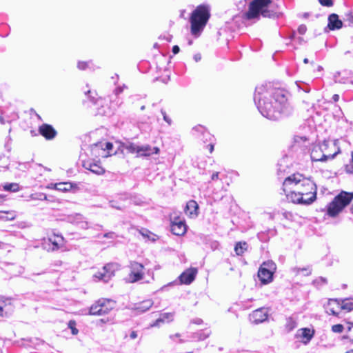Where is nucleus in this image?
<instances>
[{
  "instance_id": "obj_51",
  "label": "nucleus",
  "mask_w": 353,
  "mask_h": 353,
  "mask_svg": "<svg viewBox=\"0 0 353 353\" xmlns=\"http://www.w3.org/2000/svg\"><path fill=\"white\" fill-rule=\"evenodd\" d=\"M126 88L127 87L125 85H123L122 87H117L114 91L115 95H119V94H121L123 91V89Z\"/></svg>"
},
{
  "instance_id": "obj_10",
  "label": "nucleus",
  "mask_w": 353,
  "mask_h": 353,
  "mask_svg": "<svg viewBox=\"0 0 353 353\" xmlns=\"http://www.w3.org/2000/svg\"><path fill=\"white\" fill-rule=\"evenodd\" d=\"M116 266L117 264L115 263H108L101 270L95 273L94 277L98 281L107 283L114 275Z\"/></svg>"
},
{
  "instance_id": "obj_39",
  "label": "nucleus",
  "mask_w": 353,
  "mask_h": 353,
  "mask_svg": "<svg viewBox=\"0 0 353 353\" xmlns=\"http://www.w3.org/2000/svg\"><path fill=\"white\" fill-rule=\"evenodd\" d=\"M204 143H211L214 141V137L208 130L200 138Z\"/></svg>"
},
{
  "instance_id": "obj_27",
  "label": "nucleus",
  "mask_w": 353,
  "mask_h": 353,
  "mask_svg": "<svg viewBox=\"0 0 353 353\" xmlns=\"http://www.w3.org/2000/svg\"><path fill=\"white\" fill-rule=\"evenodd\" d=\"M207 131V129L201 125H197L192 128V134L197 138H201L203 134Z\"/></svg>"
},
{
  "instance_id": "obj_45",
  "label": "nucleus",
  "mask_w": 353,
  "mask_h": 353,
  "mask_svg": "<svg viewBox=\"0 0 353 353\" xmlns=\"http://www.w3.org/2000/svg\"><path fill=\"white\" fill-rule=\"evenodd\" d=\"M343 330L344 325L342 324H336L332 327V331L335 333H341Z\"/></svg>"
},
{
  "instance_id": "obj_56",
  "label": "nucleus",
  "mask_w": 353,
  "mask_h": 353,
  "mask_svg": "<svg viewBox=\"0 0 353 353\" xmlns=\"http://www.w3.org/2000/svg\"><path fill=\"white\" fill-rule=\"evenodd\" d=\"M214 141L210 143L207 148H208L210 153H212L214 151Z\"/></svg>"
},
{
  "instance_id": "obj_24",
  "label": "nucleus",
  "mask_w": 353,
  "mask_h": 353,
  "mask_svg": "<svg viewBox=\"0 0 353 353\" xmlns=\"http://www.w3.org/2000/svg\"><path fill=\"white\" fill-rule=\"evenodd\" d=\"M346 70L342 72H336L334 75V81L335 83H347L350 82V76L347 73H345Z\"/></svg>"
},
{
  "instance_id": "obj_11",
  "label": "nucleus",
  "mask_w": 353,
  "mask_h": 353,
  "mask_svg": "<svg viewBox=\"0 0 353 353\" xmlns=\"http://www.w3.org/2000/svg\"><path fill=\"white\" fill-rule=\"evenodd\" d=\"M23 121L21 125L23 128H32L38 122L41 121V117L39 115L34 109L31 108L28 111L23 113Z\"/></svg>"
},
{
  "instance_id": "obj_2",
  "label": "nucleus",
  "mask_w": 353,
  "mask_h": 353,
  "mask_svg": "<svg viewBox=\"0 0 353 353\" xmlns=\"http://www.w3.org/2000/svg\"><path fill=\"white\" fill-rule=\"evenodd\" d=\"M296 188L298 192L303 193V197L310 198L311 196H315L316 199V190L317 188L315 183L311 180L310 178L305 177L300 173L293 174L287 177L283 183V190L286 191V189L290 188Z\"/></svg>"
},
{
  "instance_id": "obj_6",
  "label": "nucleus",
  "mask_w": 353,
  "mask_h": 353,
  "mask_svg": "<svg viewBox=\"0 0 353 353\" xmlns=\"http://www.w3.org/2000/svg\"><path fill=\"white\" fill-rule=\"evenodd\" d=\"M112 299L101 298L95 301L90 307L89 314L103 316L108 314L115 306Z\"/></svg>"
},
{
  "instance_id": "obj_37",
  "label": "nucleus",
  "mask_w": 353,
  "mask_h": 353,
  "mask_svg": "<svg viewBox=\"0 0 353 353\" xmlns=\"http://www.w3.org/2000/svg\"><path fill=\"white\" fill-rule=\"evenodd\" d=\"M293 271L296 274L303 272L305 276H309L312 273V269L310 268V266H307L306 268H293Z\"/></svg>"
},
{
  "instance_id": "obj_26",
  "label": "nucleus",
  "mask_w": 353,
  "mask_h": 353,
  "mask_svg": "<svg viewBox=\"0 0 353 353\" xmlns=\"http://www.w3.org/2000/svg\"><path fill=\"white\" fill-rule=\"evenodd\" d=\"M57 135V130L51 125L46 123V140H52Z\"/></svg>"
},
{
  "instance_id": "obj_19",
  "label": "nucleus",
  "mask_w": 353,
  "mask_h": 353,
  "mask_svg": "<svg viewBox=\"0 0 353 353\" xmlns=\"http://www.w3.org/2000/svg\"><path fill=\"white\" fill-rule=\"evenodd\" d=\"M153 304L154 303L151 299L145 300L141 303L134 304L133 310L137 311L138 314H141L150 310Z\"/></svg>"
},
{
  "instance_id": "obj_62",
  "label": "nucleus",
  "mask_w": 353,
  "mask_h": 353,
  "mask_svg": "<svg viewBox=\"0 0 353 353\" xmlns=\"http://www.w3.org/2000/svg\"><path fill=\"white\" fill-rule=\"evenodd\" d=\"M36 169L40 172V176H42V171L43 170V167L41 164L36 165Z\"/></svg>"
},
{
  "instance_id": "obj_7",
  "label": "nucleus",
  "mask_w": 353,
  "mask_h": 353,
  "mask_svg": "<svg viewBox=\"0 0 353 353\" xmlns=\"http://www.w3.org/2000/svg\"><path fill=\"white\" fill-rule=\"evenodd\" d=\"M128 268L130 270V272L125 278L127 283H137L144 278L145 267L143 264L135 261H130L128 265Z\"/></svg>"
},
{
  "instance_id": "obj_5",
  "label": "nucleus",
  "mask_w": 353,
  "mask_h": 353,
  "mask_svg": "<svg viewBox=\"0 0 353 353\" xmlns=\"http://www.w3.org/2000/svg\"><path fill=\"white\" fill-rule=\"evenodd\" d=\"M353 199V193L342 192L334 197L327 205V213L330 216H336Z\"/></svg>"
},
{
  "instance_id": "obj_18",
  "label": "nucleus",
  "mask_w": 353,
  "mask_h": 353,
  "mask_svg": "<svg viewBox=\"0 0 353 353\" xmlns=\"http://www.w3.org/2000/svg\"><path fill=\"white\" fill-rule=\"evenodd\" d=\"M199 205L194 200L189 201L185 205V212L186 214L191 217L196 216L198 215Z\"/></svg>"
},
{
  "instance_id": "obj_40",
  "label": "nucleus",
  "mask_w": 353,
  "mask_h": 353,
  "mask_svg": "<svg viewBox=\"0 0 353 353\" xmlns=\"http://www.w3.org/2000/svg\"><path fill=\"white\" fill-rule=\"evenodd\" d=\"M55 188H56V190H57L65 192L70 189L71 185H70V184L67 183H60L56 184Z\"/></svg>"
},
{
  "instance_id": "obj_20",
  "label": "nucleus",
  "mask_w": 353,
  "mask_h": 353,
  "mask_svg": "<svg viewBox=\"0 0 353 353\" xmlns=\"http://www.w3.org/2000/svg\"><path fill=\"white\" fill-rule=\"evenodd\" d=\"M343 22L339 19L336 14H331L328 17V27L330 30H334L342 28Z\"/></svg>"
},
{
  "instance_id": "obj_12",
  "label": "nucleus",
  "mask_w": 353,
  "mask_h": 353,
  "mask_svg": "<svg viewBox=\"0 0 353 353\" xmlns=\"http://www.w3.org/2000/svg\"><path fill=\"white\" fill-rule=\"evenodd\" d=\"M268 317V309L261 307L255 310L250 315V321L254 324H259L265 321Z\"/></svg>"
},
{
  "instance_id": "obj_14",
  "label": "nucleus",
  "mask_w": 353,
  "mask_h": 353,
  "mask_svg": "<svg viewBox=\"0 0 353 353\" xmlns=\"http://www.w3.org/2000/svg\"><path fill=\"white\" fill-rule=\"evenodd\" d=\"M48 251H55L63 246L64 239L61 234H53L48 236Z\"/></svg>"
},
{
  "instance_id": "obj_57",
  "label": "nucleus",
  "mask_w": 353,
  "mask_h": 353,
  "mask_svg": "<svg viewBox=\"0 0 353 353\" xmlns=\"http://www.w3.org/2000/svg\"><path fill=\"white\" fill-rule=\"evenodd\" d=\"M219 175V172H214L211 176L212 181L218 180Z\"/></svg>"
},
{
  "instance_id": "obj_17",
  "label": "nucleus",
  "mask_w": 353,
  "mask_h": 353,
  "mask_svg": "<svg viewBox=\"0 0 353 353\" xmlns=\"http://www.w3.org/2000/svg\"><path fill=\"white\" fill-rule=\"evenodd\" d=\"M340 300L338 299H332L328 301L327 305L325 307L326 312L329 314L337 316L338 313L336 310L340 309Z\"/></svg>"
},
{
  "instance_id": "obj_33",
  "label": "nucleus",
  "mask_w": 353,
  "mask_h": 353,
  "mask_svg": "<svg viewBox=\"0 0 353 353\" xmlns=\"http://www.w3.org/2000/svg\"><path fill=\"white\" fill-rule=\"evenodd\" d=\"M3 189L8 192H16L19 190V185L17 183H6Z\"/></svg>"
},
{
  "instance_id": "obj_8",
  "label": "nucleus",
  "mask_w": 353,
  "mask_h": 353,
  "mask_svg": "<svg viewBox=\"0 0 353 353\" xmlns=\"http://www.w3.org/2000/svg\"><path fill=\"white\" fill-rule=\"evenodd\" d=\"M123 147L128 152L137 153L140 157H148L153 154H158L159 152V149L157 147L152 148L149 145H138L130 142L125 143Z\"/></svg>"
},
{
  "instance_id": "obj_28",
  "label": "nucleus",
  "mask_w": 353,
  "mask_h": 353,
  "mask_svg": "<svg viewBox=\"0 0 353 353\" xmlns=\"http://www.w3.org/2000/svg\"><path fill=\"white\" fill-rule=\"evenodd\" d=\"M248 247L246 242H238L234 246V251L237 255L240 256L247 250Z\"/></svg>"
},
{
  "instance_id": "obj_35",
  "label": "nucleus",
  "mask_w": 353,
  "mask_h": 353,
  "mask_svg": "<svg viewBox=\"0 0 353 353\" xmlns=\"http://www.w3.org/2000/svg\"><path fill=\"white\" fill-rule=\"evenodd\" d=\"M301 336L303 337V339H306V341H304V343H307L313 337V334L311 333L310 330L308 328L302 329V330H301Z\"/></svg>"
},
{
  "instance_id": "obj_43",
  "label": "nucleus",
  "mask_w": 353,
  "mask_h": 353,
  "mask_svg": "<svg viewBox=\"0 0 353 353\" xmlns=\"http://www.w3.org/2000/svg\"><path fill=\"white\" fill-rule=\"evenodd\" d=\"M90 63H91V61H88L87 62V61H79L77 63V68L80 70H86L87 68H88L90 67Z\"/></svg>"
},
{
  "instance_id": "obj_15",
  "label": "nucleus",
  "mask_w": 353,
  "mask_h": 353,
  "mask_svg": "<svg viewBox=\"0 0 353 353\" xmlns=\"http://www.w3.org/2000/svg\"><path fill=\"white\" fill-rule=\"evenodd\" d=\"M321 150H319L316 147L314 148L311 152V159L312 161H326L327 160H331L334 159L338 152H334V154H326L325 153L321 154Z\"/></svg>"
},
{
  "instance_id": "obj_38",
  "label": "nucleus",
  "mask_w": 353,
  "mask_h": 353,
  "mask_svg": "<svg viewBox=\"0 0 353 353\" xmlns=\"http://www.w3.org/2000/svg\"><path fill=\"white\" fill-rule=\"evenodd\" d=\"M327 283V279L323 276H319V278L314 279L312 282V284L318 288L326 285Z\"/></svg>"
},
{
  "instance_id": "obj_47",
  "label": "nucleus",
  "mask_w": 353,
  "mask_h": 353,
  "mask_svg": "<svg viewBox=\"0 0 353 353\" xmlns=\"http://www.w3.org/2000/svg\"><path fill=\"white\" fill-rule=\"evenodd\" d=\"M319 1L323 6L330 7L333 5L332 0H319Z\"/></svg>"
},
{
  "instance_id": "obj_34",
  "label": "nucleus",
  "mask_w": 353,
  "mask_h": 353,
  "mask_svg": "<svg viewBox=\"0 0 353 353\" xmlns=\"http://www.w3.org/2000/svg\"><path fill=\"white\" fill-rule=\"evenodd\" d=\"M17 118V115L14 113H12L10 117H8L5 112H2L0 116V122L1 123H5L6 122H10L12 120L16 119Z\"/></svg>"
},
{
  "instance_id": "obj_31",
  "label": "nucleus",
  "mask_w": 353,
  "mask_h": 353,
  "mask_svg": "<svg viewBox=\"0 0 353 353\" xmlns=\"http://www.w3.org/2000/svg\"><path fill=\"white\" fill-rule=\"evenodd\" d=\"M33 341H39L37 339H21L20 341H15V344L19 346H32L34 344Z\"/></svg>"
},
{
  "instance_id": "obj_63",
  "label": "nucleus",
  "mask_w": 353,
  "mask_h": 353,
  "mask_svg": "<svg viewBox=\"0 0 353 353\" xmlns=\"http://www.w3.org/2000/svg\"><path fill=\"white\" fill-rule=\"evenodd\" d=\"M130 337L132 339H134L137 337V333L136 331H132L130 334Z\"/></svg>"
},
{
  "instance_id": "obj_61",
  "label": "nucleus",
  "mask_w": 353,
  "mask_h": 353,
  "mask_svg": "<svg viewBox=\"0 0 353 353\" xmlns=\"http://www.w3.org/2000/svg\"><path fill=\"white\" fill-rule=\"evenodd\" d=\"M172 51L173 54H176L177 53L179 52L180 48H179V47L178 46H174L172 47Z\"/></svg>"
},
{
  "instance_id": "obj_13",
  "label": "nucleus",
  "mask_w": 353,
  "mask_h": 353,
  "mask_svg": "<svg viewBox=\"0 0 353 353\" xmlns=\"http://www.w3.org/2000/svg\"><path fill=\"white\" fill-rule=\"evenodd\" d=\"M170 227L171 232L174 235L181 236L186 232L187 226L185 221L178 217L172 221Z\"/></svg>"
},
{
  "instance_id": "obj_44",
  "label": "nucleus",
  "mask_w": 353,
  "mask_h": 353,
  "mask_svg": "<svg viewBox=\"0 0 353 353\" xmlns=\"http://www.w3.org/2000/svg\"><path fill=\"white\" fill-rule=\"evenodd\" d=\"M68 327L71 330V332L73 335H76L78 334L79 331L76 328V322L74 321H69Z\"/></svg>"
},
{
  "instance_id": "obj_16",
  "label": "nucleus",
  "mask_w": 353,
  "mask_h": 353,
  "mask_svg": "<svg viewBox=\"0 0 353 353\" xmlns=\"http://www.w3.org/2000/svg\"><path fill=\"white\" fill-rule=\"evenodd\" d=\"M197 270L195 268H189L184 271L180 276L179 279L181 283L190 284L195 279Z\"/></svg>"
},
{
  "instance_id": "obj_42",
  "label": "nucleus",
  "mask_w": 353,
  "mask_h": 353,
  "mask_svg": "<svg viewBox=\"0 0 353 353\" xmlns=\"http://www.w3.org/2000/svg\"><path fill=\"white\" fill-rule=\"evenodd\" d=\"M271 4H269L267 7V8L270 10H274V11H277L279 12V16L278 17H275L274 18H278L279 17L280 15H281V12H280V6L278 5L277 3H274L272 1H271Z\"/></svg>"
},
{
  "instance_id": "obj_32",
  "label": "nucleus",
  "mask_w": 353,
  "mask_h": 353,
  "mask_svg": "<svg viewBox=\"0 0 353 353\" xmlns=\"http://www.w3.org/2000/svg\"><path fill=\"white\" fill-rule=\"evenodd\" d=\"M99 148H101L104 150H107L110 152L113 148V144L110 142L98 143L93 146L92 150H96Z\"/></svg>"
},
{
  "instance_id": "obj_46",
  "label": "nucleus",
  "mask_w": 353,
  "mask_h": 353,
  "mask_svg": "<svg viewBox=\"0 0 353 353\" xmlns=\"http://www.w3.org/2000/svg\"><path fill=\"white\" fill-rule=\"evenodd\" d=\"M328 145H329V141H326V140H324L322 143L319 146V147H316L319 150H321V152H322V154L325 153V150L328 148Z\"/></svg>"
},
{
  "instance_id": "obj_60",
  "label": "nucleus",
  "mask_w": 353,
  "mask_h": 353,
  "mask_svg": "<svg viewBox=\"0 0 353 353\" xmlns=\"http://www.w3.org/2000/svg\"><path fill=\"white\" fill-rule=\"evenodd\" d=\"M194 60L196 62H199L201 59V55L200 53L195 54L193 57Z\"/></svg>"
},
{
  "instance_id": "obj_50",
  "label": "nucleus",
  "mask_w": 353,
  "mask_h": 353,
  "mask_svg": "<svg viewBox=\"0 0 353 353\" xmlns=\"http://www.w3.org/2000/svg\"><path fill=\"white\" fill-rule=\"evenodd\" d=\"M247 4V0L240 1L239 4H237V7L239 10H243Z\"/></svg>"
},
{
  "instance_id": "obj_55",
  "label": "nucleus",
  "mask_w": 353,
  "mask_h": 353,
  "mask_svg": "<svg viewBox=\"0 0 353 353\" xmlns=\"http://www.w3.org/2000/svg\"><path fill=\"white\" fill-rule=\"evenodd\" d=\"M345 327L348 332H350L353 327V323L347 321L345 322Z\"/></svg>"
},
{
  "instance_id": "obj_53",
  "label": "nucleus",
  "mask_w": 353,
  "mask_h": 353,
  "mask_svg": "<svg viewBox=\"0 0 353 353\" xmlns=\"http://www.w3.org/2000/svg\"><path fill=\"white\" fill-rule=\"evenodd\" d=\"M345 171L347 173L352 174L353 173V162L352 161V163L350 165H345Z\"/></svg>"
},
{
  "instance_id": "obj_3",
  "label": "nucleus",
  "mask_w": 353,
  "mask_h": 353,
  "mask_svg": "<svg viewBox=\"0 0 353 353\" xmlns=\"http://www.w3.org/2000/svg\"><path fill=\"white\" fill-rule=\"evenodd\" d=\"M271 4V0H253L249 4L248 10L244 14L247 19H259L260 14L264 17H275L279 16L277 11L267 8Z\"/></svg>"
},
{
  "instance_id": "obj_48",
  "label": "nucleus",
  "mask_w": 353,
  "mask_h": 353,
  "mask_svg": "<svg viewBox=\"0 0 353 353\" xmlns=\"http://www.w3.org/2000/svg\"><path fill=\"white\" fill-rule=\"evenodd\" d=\"M307 31V27L306 26L302 24L299 26L298 28V32L300 34H304Z\"/></svg>"
},
{
  "instance_id": "obj_64",
  "label": "nucleus",
  "mask_w": 353,
  "mask_h": 353,
  "mask_svg": "<svg viewBox=\"0 0 353 353\" xmlns=\"http://www.w3.org/2000/svg\"><path fill=\"white\" fill-rule=\"evenodd\" d=\"M202 322H203V321L201 319H194L192 321V323L198 324V325L201 324Z\"/></svg>"
},
{
  "instance_id": "obj_25",
  "label": "nucleus",
  "mask_w": 353,
  "mask_h": 353,
  "mask_svg": "<svg viewBox=\"0 0 353 353\" xmlns=\"http://www.w3.org/2000/svg\"><path fill=\"white\" fill-rule=\"evenodd\" d=\"M340 300V309L350 312L353 310V298H346Z\"/></svg>"
},
{
  "instance_id": "obj_54",
  "label": "nucleus",
  "mask_w": 353,
  "mask_h": 353,
  "mask_svg": "<svg viewBox=\"0 0 353 353\" xmlns=\"http://www.w3.org/2000/svg\"><path fill=\"white\" fill-rule=\"evenodd\" d=\"M114 236V233L112 232H107L103 234V237L107 238V239H113Z\"/></svg>"
},
{
  "instance_id": "obj_29",
  "label": "nucleus",
  "mask_w": 353,
  "mask_h": 353,
  "mask_svg": "<svg viewBox=\"0 0 353 353\" xmlns=\"http://www.w3.org/2000/svg\"><path fill=\"white\" fill-rule=\"evenodd\" d=\"M139 232L145 239H147L148 240L152 242L156 241L157 239H158L156 234L151 232L147 229H142L141 230H140Z\"/></svg>"
},
{
  "instance_id": "obj_4",
  "label": "nucleus",
  "mask_w": 353,
  "mask_h": 353,
  "mask_svg": "<svg viewBox=\"0 0 353 353\" xmlns=\"http://www.w3.org/2000/svg\"><path fill=\"white\" fill-rule=\"evenodd\" d=\"M210 11L207 6H199L192 13L190 17L191 32L197 36L205 26L209 18Z\"/></svg>"
},
{
  "instance_id": "obj_36",
  "label": "nucleus",
  "mask_w": 353,
  "mask_h": 353,
  "mask_svg": "<svg viewBox=\"0 0 353 353\" xmlns=\"http://www.w3.org/2000/svg\"><path fill=\"white\" fill-rule=\"evenodd\" d=\"M261 268H265L266 270L274 274L276 270V264L272 261H268L264 262L261 265Z\"/></svg>"
},
{
  "instance_id": "obj_41",
  "label": "nucleus",
  "mask_w": 353,
  "mask_h": 353,
  "mask_svg": "<svg viewBox=\"0 0 353 353\" xmlns=\"http://www.w3.org/2000/svg\"><path fill=\"white\" fill-rule=\"evenodd\" d=\"M344 20L347 22L348 26L353 27V12L348 11L345 14Z\"/></svg>"
},
{
  "instance_id": "obj_23",
  "label": "nucleus",
  "mask_w": 353,
  "mask_h": 353,
  "mask_svg": "<svg viewBox=\"0 0 353 353\" xmlns=\"http://www.w3.org/2000/svg\"><path fill=\"white\" fill-rule=\"evenodd\" d=\"M83 167L97 174H101L104 172V169L97 163L84 162Z\"/></svg>"
},
{
  "instance_id": "obj_49",
  "label": "nucleus",
  "mask_w": 353,
  "mask_h": 353,
  "mask_svg": "<svg viewBox=\"0 0 353 353\" xmlns=\"http://www.w3.org/2000/svg\"><path fill=\"white\" fill-rule=\"evenodd\" d=\"M161 114L163 115V119L165 122H167L169 125L171 124L172 123V121L171 119L167 116L166 114V112L163 110H161Z\"/></svg>"
},
{
  "instance_id": "obj_59",
  "label": "nucleus",
  "mask_w": 353,
  "mask_h": 353,
  "mask_svg": "<svg viewBox=\"0 0 353 353\" xmlns=\"http://www.w3.org/2000/svg\"><path fill=\"white\" fill-rule=\"evenodd\" d=\"M345 73H347L350 76V83L353 84V71H345Z\"/></svg>"
},
{
  "instance_id": "obj_22",
  "label": "nucleus",
  "mask_w": 353,
  "mask_h": 353,
  "mask_svg": "<svg viewBox=\"0 0 353 353\" xmlns=\"http://www.w3.org/2000/svg\"><path fill=\"white\" fill-rule=\"evenodd\" d=\"M174 316V312H165L161 314V316L157 319L152 324L151 327H159L161 323L171 322L173 321Z\"/></svg>"
},
{
  "instance_id": "obj_21",
  "label": "nucleus",
  "mask_w": 353,
  "mask_h": 353,
  "mask_svg": "<svg viewBox=\"0 0 353 353\" xmlns=\"http://www.w3.org/2000/svg\"><path fill=\"white\" fill-rule=\"evenodd\" d=\"M258 276L262 283L267 284L272 281L273 274L265 268H260L258 272Z\"/></svg>"
},
{
  "instance_id": "obj_9",
  "label": "nucleus",
  "mask_w": 353,
  "mask_h": 353,
  "mask_svg": "<svg viewBox=\"0 0 353 353\" xmlns=\"http://www.w3.org/2000/svg\"><path fill=\"white\" fill-rule=\"evenodd\" d=\"M285 193L287 199L295 204L308 205L312 204L315 201L314 194L311 196L310 198H305L303 197L304 194L300 193V192H298L296 188L290 191L289 193H286V191Z\"/></svg>"
},
{
  "instance_id": "obj_52",
  "label": "nucleus",
  "mask_w": 353,
  "mask_h": 353,
  "mask_svg": "<svg viewBox=\"0 0 353 353\" xmlns=\"http://www.w3.org/2000/svg\"><path fill=\"white\" fill-rule=\"evenodd\" d=\"M282 215L283 216V217L285 219H288V220H292V217H293V215L291 212H284L282 213Z\"/></svg>"
},
{
  "instance_id": "obj_30",
  "label": "nucleus",
  "mask_w": 353,
  "mask_h": 353,
  "mask_svg": "<svg viewBox=\"0 0 353 353\" xmlns=\"http://www.w3.org/2000/svg\"><path fill=\"white\" fill-rule=\"evenodd\" d=\"M210 331L209 330H203L194 333L193 338L199 341H203L205 339H207L210 336Z\"/></svg>"
},
{
  "instance_id": "obj_1",
  "label": "nucleus",
  "mask_w": 353,
  "mask_h": 353,
  "mask_svg": "<svg viewBox=\"0 0 353 353\" xmlns=\"http://www.w3.org/2000/svg\"><path fill=\"white\" fill-rule=\"evenodd\" d=\"M254 101L260 113L272 121L288 117L293 112L285 90L274 88L270 83L262 84L255 88Z\"/></svg>"
},
{
  "instance_id": "obj_58",
  "label": "nucleus",
  "mask_w": 353,
  "mask_h": 353,
  "mask_svg": "<svg viewBox=\"0 0 353 353\" xmlns=\"http://www.w3.org/2000/svg\"><path fill=\"white\" fill-rule=\"evenodd\" d=\"M39 133L41 136L44 137V123L41 125H39Z\"/></svg>"
}]
</instances>
